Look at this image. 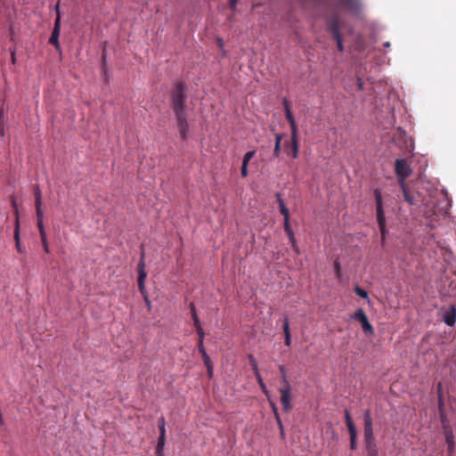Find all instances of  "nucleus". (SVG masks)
I'll list each match as a JSON object with an SVG mask.
<instances>
[{"instance_id":"f257e3e1","label":"nucleus","mask_w":456,"mask_h":456,"mask_svg":"<svg viewBox=\"0 0 456 456\" xmlns=\"http://www.w3.org/2000/svg\"><path fill=\"white\" fill-rule=\"evenodd\" d=\"M186 89L184 82L177 81L172 87L170 97V107L175 114L179 134L183 141L187 140L190 128L187 120Z\"/></svg>"},{"instance_id":"f03ea898","label":"nucleus","mask_w":456,"mask_h":456,"mask_svg":"<svg viewBox=\"0 0 456 456\" xmlns=\"http://www.w3.org/2000/svg\"><path fill=\"white\" fill-rule=\"evenodd\" d=\"M374 197H375V201H376L377 222H378L380 235H381V240L384 243L385 240H386V235H387L386 218H385V213L383 210L382 195H381V191L379 189H376L374 191Z\"/></svg>"},{"instance_id":"7ed1b4c3","label":"nucleus","mask_w":456,"mask_h":456,"mask_svg":"<svg viewBox=\"0 0 456 456\" xmlns=\"http://www.w3.org/2000/svg\"><path fill=\"white\" fill-rule=\"evenodd\" d=\"M364 419V429H363V438L365 447L367 446H376L377 442L373 433V422L370 411L366 410L363 413Z\"/></svg>"},{"instance_id":"20e7f679","label":"nucleus","mask_w":456,"mask_h":456,"mask_svg":"<svg viewBox=\"0 0 456 456\" xmlns=\"http://www.w3.org/2000/svg\"><path fill=\"white\" fill-rule=\"evenodd\" d=\"M395 172L400 185L405 183V179L411 174V168L404 159H398L395 163Z\"/></svg>"},{"instance_id":"39448f33","label":"nucleus","mask_w":456,"mask_h":456,"mask_svg":"<svg viewBox=\"0 0 456 456\" xmlns=\"http://www.w3.org/2000/svg\"><path fill=\"white\" fill-rule=\"evenodd\" d=\"M329 28L332 37L337 42L338 51L344 50L342 36L340 34L341 21L338 15L335 14L329 20Z\"/></svg>"},{"instance_id":"423d86ee","label":"nucleus","mask_w":456,"mask_h":456,"mask_svg":"<svg viewBox=\"0 0 456 456\" xmlns=\"http://www.w3.org/2000/svg\"><path fill=\"white\" fill-rule=\"evenodd\" d=\"M352 318L354 321L360 322L362 331L365 333V335L371 336L374 334V329H373L372 325L370 323L368 317H367L365 312L363 311V309H362V308L357 309L354 312V314H353Z\"/></svg>"},{"instance_id":"0eeeda50","label":"nucleus","mask_w":456,"mask_h":456,"mask_svg":"<svg viewBox=\"0 0 456 456\" xmlns=\"http://www.w3.org/2000/svg\"><path fill=\"white\" fill-rule=\"evenodd\" d=\"M147 277V273L145 271V263H144V253H142L141 259L138 264V288L140 292L142 294L148 306L150 307V301L148 300L147 295L145 293V286L144 281Z\"/></svg>"},{"instance_id":"6e6552de","label":"nucleus","mask_w":456,"mask_h":456,"mask_svg":"<svg viewBox=\"0 0 456 456\" xmlns=\"http://www.w3.org/2000/svg\"><path fill=\"white\" fill-rule=\"evenodd\" d=\"M291 390V385L282 386L279 388V392L281 394V403L282 405L283 411L286 412L292 409V404L290 403L292 398Z\"/></svg>"},{"instance_id":"1a4fd4ad","label":"nucleus","mask_w":456,"mask_h":456,"mask_svg":"<svg viewBox=\"0 0 456 456\" xmlns=\"http://www.w3.org/2000/svg\"><path fill=\"white\" fill-rule=\"evenodd\" d=\"M443 321L450 327L454 326L456 322V305H451L448 309L443 313Z\"/></svg>"},{"instance_id":"9d476101","label":"nucleus","mask_w":456,"mask_h":456,"mask_svg":"<svg viewBox=\"0 0 456 456\" xmlns=\"http://www.w3.org/2000/svg\"><path fill=\"white\" fill-rule=\"evenodd\" d=\"M339 4L342 7L353 12L359 11L361 7L359 0H339Z\"/></svg>"},{"instance_id":"9b49d317","label":"nucleus","mask_w":456,"mask_h":456,"mask_svg":"<svg viewBox=\"0 0 456 456\" xmlns=\"http://www.w3.org/2000/svg\"><path fill=\"white\" fill-rule=\"evenodd\" d=\"M13 237H14V241H15V247H16V249L19 253L22 254L24 253V249L23 248L21 247V244H20V221H19V218L16 217V220H15V227H14V234H13Z\"/></svg>"},{"instance_id":"f8f14e48","label":"nucleus","mask_w":456,"mask_h":456,"mask_svg":"<svg viewBox=\"0 0 456 456\" xmlns=\"http://www.w3.org/2000/svg\"><path fill=\"white\" fill-rule=\"evenodd\" d=\"M42 205H35L36 208V216H37V226L38 228V231H45V225H44V213L41 208Z\"/></svg>"},{"instance_id":"ddd939ff","label":"nucleus","mask_w":456,"mask_h":456,"mask_svg":"<svg viewBox=\"0 0 456 456\" xmlns=\"http://www.w3.org/2000/svg\"><path fill=\"white\" fill-rule=\"evenodd\" d=\"M282 330L284 333V343L287 346L291 345V335L289 330V321L288 317H285L283 321Z\"/></svg>"},{"instance_id":"4468645a","label":"nucleus","mask_w":456,"mask_h":456,"mask_svg":"<svg viewBox=\"0 0 456 456\" xmlns=\"http://www.w3.org/2000/svg\"><path fill=\"white\" fill-rule=\"evenodd\" d=\"M444 433L446 444L448 445V450L450 452H452L454 449V436L452 434V430L450 428V429L444 430Z\"/></svg>"},{"instance_id":"2eb2a0df","label":"nucleus","mask_w":456,"mask_h":456,"mask_svg":"<svg viewBox=\"0 0 456 456\" xmlns=\"http://www.w3.org/2000/svg\"><path fill=\"white\" fill-rule=\"evenodd\" d=\"M289 151L288 154H289L293 159H296L298 155V139H291L290 145L289 146Z\"/></svg>"},{"instance_id":"dca6fc26","label":"nucleus","mask_w":456,"mask_h":456,"mask_svg":"<svg viewBox=\"0 0 456 456\" xmlns=\"http://www.w3.org/2000/svg\"><path fill=\"white\" fill-rule=\"evenodd\" d=\"M400 186L403 190L404 200L407 203H409L410 205H414L416 203L415 197L409 191V190L406 187V184L403 183V185H400Z\"/></svg>"},{"instance_id":"f3484780","label":"nucleus","mask_w":456,"mask_h":456,"mask_svg":"<svg viewBox=\"0 0 456 456\" xmlns=\"http://www.w3.org/2000/svg\"><path fill=\"white\" fill-rule=\"evenodd\" d=\"M277 201L279 204V208H280L281 214L283 216L284 219H289V211L288 208L286 207L283 200L280 197V195H277Z\"/></svg>"},{"instance_id":"a211bd4d","label":"nucleus","mask_w":456,"mask_h":456,"mask_svg":"<svg viewBox=\"0 0 456 456\" xmlns=\"http://www.w3.org/2000/svg\"><path fill=\"white\" fill-rule=\"evenodd\" d=\"M281 139H282V134H277L275 135V145H274V150H273V154L274 158H279V156H280Z\"/></svg>"},{"instance_id":"6ab92c4d","label":"nucleus","mask_w":456,"mask_h":456,"mask_svg":"<svg viewBox=\"0 0 456 456\" xmlns=\"http://www.w3.org/2000/svg\"><path fill=\"white\" fill-rule=\"evenodd\" d=\"M59 34H60V31H58V28L57 29H53V32H52V35L49 38V43L53 45H54L57 49L60 47V45H59Z\"/></svg>"},{"instance_id":"aec40b11","label":"nucleus","mask_w":456,"mask_h":456,"mask_svg":"<svg viewBox=\"0 0 456 456\" xmlns=\"http://www.w3.org/2000/svg\"><path fill=\"white\" fill-rule=\"evenodd\" d=\"M190 311H191V318L193 320L194 327L200 326V319H199V317L197 315L196 307H195L194 303H191L190 304Z\"/></svg>"},{"instance_id":"412c9836","label":"nucleus","mask_w":456,"mask_h":456,"mask_svg":"<svg viewBox=\"0 0 456 456\" xmlns=\"http://www.w3.org/2000/svg\"><path fill=\"white\" fill-rule=\"evenodd\" d=\"M39 235H40L41 242H42V245L44 248V251L47 254L50 253V248H49V244H48L47 238H46L45 230L39 232Z\"/></svg>"},{"instance_id":"4be33fe9","label":"nucleus","mask_w":456,"mask_h":456,"mask_svg":"<svg viewBox=\"0 0 456 456\" xmlns=\"http://www.w3.org/2000/svg\"><path fill=\"white\" fill-rule=\"evenodd\" d=\"M345 419L348 431L356 430V428L352 420L350 412L347 410L345 411Z\"/></svg>"},{"instance_id":"5701e85b","label":"nucleus","mask_w":456,"mask_h":456,"mask_svg":"<svg viewBox=\"0 0 456 456\" xmlns=\"http://www.w3.org/2000/svg\"><path fill=\"white\" fill-rule=\"evenodd\" d=\"M350 436V449L355 450L357 446V430L348 431Z\"/></svg>"},{"instance_id":"b1692460","label":"nucleus","mask_w":456,"mask_h":456,"mask_svg":"<svg viewBox=\"0 0 456 456\" xmlns=\"http://www.w3.org/2000/svg\"><path fill=\"white\" fill-rule=\"evenodd\" d=\"M279 371H280L281 376V382H282L283 386L290 385L289 381L288 379L287 371H286L285 367L283 365H280L279 366Z\"/></svg>"},{"instance_id":"393cba45","label":"nucleus","mask_w":456,"mask_h":456,"mask_svg":"<svg viewBox=\"0 0 456 456\" xmlns=\"http://www.w3.org/2000/svg\"><path fill=\"white\" fill-rule=\"evenodd\" d=\"M256 379L257 380V383H258L262 392L268 397L269 396V390L267 389L265 384L264 383V380H263L261 375L257 374V376H256Z\"/></svg>"},{"instance_id":"a878e982","label":"nucleus","mask_w":456,"mask_h":456,"mask_svg":"<svg viewBox=\"0 0 456 456\" xmlns=\"http://www.w3.org/2000/svg\"><path fill=\"white\" fill-rule=\"evenodd\" d=\"M248 361H249V363H250V365L252 367V370L254 371L255 377L257 376V374H260L259 370H258V366H257L256 360L255 359V357L252 354L248 355Z\"/></svg>"},{"instance_id":"bb28decb","label":"nucleus","mask_w":456,"mask_h":456,"mask_svg":"<svg viewBox=\"0 0 456 456\" xmlns=\"http://www.w3.org/2000/svg\"><path fill=\"white\" fill-rule=\"evenodd\" d=\"M35 205H42L41 191L37 185L34 187Z\"/></svg>"},{"instance_id":"cd10ccee","label":"nucleus","mask_w":456,"mask_h":456,"mask_svg":"<svg viewBox=\"0 0 456 456\" xmlns=\"http://www.w3.org/2000/svg\"><path fill=\"white\" fill-rule=\"evenodd\" d=\"M256 154V151H248L244 157H243V159H242V164L244 165H248V162L254 158Z\"/></svg>"},{"instance_id":"c85d7f7f","label":"nucleus","mask_w":456,"mask_h":456,"mask_svg":"<svg viewBox=\"0 0 456 456\" xmlns=\"http://www.w3.org/2000/svg\"><path fill=\"white\" fill-rule=\"evenodd\" d=\"M287 235H288V237H289V241H290V243H291V245H292V248H294V250H295L297 253H298V247H297V241H296V238H295V235H294L293 231H292V232H288V233H287Z\"/></svg>"},{"instance_id":"c756f323","label":"nucleus","mask_w":456,"mask_h":456,"mask_svg":"<svg viewBox=\"0 0 456 456\" xmlns=\"http://www.w3.org/2000/svg\"><path fill=\"white\" fill-rule=\"evenodd\" d=\"M354 292L357 296H359L362 298H368L367 291L359 286L354 287Z\"/></svg>"},{"instance_id":"7c9ffc66","label":"nucleus","mask_w":456,"mask_h":456,"mask_svg":"<svg viewBox=\"0 0 456 456\" xmlns=\"http://www.w3.org/2000/svg\"><path fill=\"white\" fill-rule=\"evenodd\" d=\"M366 452L367 456H379L378 446H367Z\"/></svg>"},{"instance_id":"2f4dec72","label":"nucleus","mask_w":456,"mask_h":456,"mask_svg":"<svg viewBox=\"0 0 456 456\" xmlns=\"http://www.w3.org/2000/svg\"><path fill=\"white\" fill-rule=\"evenodd\" d=\"M439 416H440V420H441V424H442L444 431L447 430V429H450L449 420H448V419L446 417V414L443 413V415H439Z\"/></svg>"},{"instance_id":"473e14b6","label":"nucleus","mask_w":456,"mask_h":456,"mask_svg":"<svg viewBox=\"0 0 456 456\" xmlns=\"http://www.w3.org/2000/svg\"><path fill=\"white\" fill-rule=\"evenodd\" d=\"M291 129V139H298L297 138V127L296 122L289 123Z\"/></svg>"},{"instance_id":"72a5a7b5","label":"nucleus","mask_w":456,"mask_h":456,"mask_svg":"<svg viewBox=\"0 0 456 456\" xmlns=\"http://www.w3.org/2000/svg\"><path fill=\"white\" fill-rule=\"evenodd\" d=\"M437 408H438L439 415H443V413H445L444 398H438Z\"/></svg>"},{"instance_id":"f704fd0d","label":"nucleus","mask_w":456,"mask_h":456,"mask_svg":"<svg viewBox=\"0 0 456 456\" xmlns=\"http://www.w3.org/2000/svg\"><path fill=\"white\" fill-rule=\"evenodd\" d=\"M195 328H196V331H197L198 336H199V339L198 340L204 341L205 333H204V330H203L201 325L197 326Z\"/></svg>"},{"instance_id":"c9c22d12","label":"nucleus","mask_w":456,"mask_h":456,"mask_svg":"<svg viewBox=\"0 0 456 456\" xmlns=\"http://www.w3.org/2000/svg\"><path fill=\"white\" fill-rule=\"evenodd\" d=\"M201 356L203 358V362H204V364L206 365V367L213 365L210 361V357L208 356V354L207 353H204L203 354H201Z\"/></svg>"},{"instance_id":"e433bc0d","label":"nucleus","mask_w":456,"mask_h":456,"mask_svg":"<svg viewBox=\"0 0 456 456\" xmlns=\"http://www.w3.org/2000/svg\"><path fill=\"white\" fill-rule=\"evenodd\" d=\"M282 103H283V107H284L285 114H286V113H290V112H291V110H290V106H289V101H288L286 98H284V99L282 100Z\"/></svg>"},{"instance_id":"4c0bfd02","label":"nucleus","mask_w":456,"mask_h":456,"mask_svg":"<svg viewBox=\"0 0 456 456\" xmlns=\"http://www.w3.org/2000/svg\"><path fill=\"white\" fill-rule=\"evenodd\" d=\"M436 393H437V399L438 398H444L443 385H442L441 382H439L437 384Z\"/></svg>"},{"instance_id":"58836bf2","label":"nucleus","mask_w":456,"mask_h":456,"mask_svg":"<svg viewBox=\"0 0 456 456\" xmlns=\"http://www.w3.org/2000/svg\"><path fill=\"white\" fill-rule=\"evenodd\" d=\"M164 446L165 445H160V444H157V447H156V451H155V453L157 456H163Z\"/></svg>"},{"instance_id":"ea45409f","label":"nucleus","mask_w":456,"mask_h":456,"mask_svg":"<svg viewBox=\"0 0 456 456\" xmlns=\"http://www.w3.org/2000/svg\"><path fill=\"white\" fill-rule=\"evenodd\" d=\"M284 230H285L286 233L292 232V229H291L290 224H289V218L284 219Z\"/></svg>"},{"instance_id":"a19ab883","label":"nucleus","mask_w":456,"mask_h":456,"mask_svg":"<svg viewBox=\"0 0 456 456\" xmlns=\"http://www.w3.org/2000/svg\"><path fill=\"white\" fill-rule=\"evenodd\" d=\"M56 10L57 11L59 10V5L58 4L56 5ZM57 13H59V12H57ZM57 28H58V31H60V16H59V14H57V18H56L55 22H54L53 29H57Z\"/></svg>"},{"instance_id":"79ce46f5","label":"nucleus","mask_w":456,"mask_h":456,"mask_svg":"<svg viewBox=\"0 0 456 456\" xmlns=\"http://www.w3.org/2000/svg\"><path fill=\"white\" fill-rule=\"evenodd\" d=\"M240 174L242 177L248 176V165H241Z\"/></svg>"},{"instance_id":"37998d69","label":"nucleus","mask_w":456,"mask_h":456,"mask_svg":"<svg viewBox=\"0 0 456 456\" xmlns=\"http://www.w3.org/2000/svg\"><path fill=\"white\" fill-rule=\"evenodd\" d=\"M198 349L200 354H203L204 353H207L203 345V341L198 340Z\"/></svg>"},{"instance_id":"c03bdc74","label":"nucleus","mask_w":456,"mask_h":456,"mask_svg":"<svg viewBox=\"0 0 456 456\" xmlns=\"http://www.w3.org/2000/svg\"><path fill=\"white\" fill-rule=\"evenodd\" d=\"M275 419H276V422H277L278 427L280 428V431H282L283 424H282V421H281V419L279 413H276Z\"/></svg>"},{"instance_id":"a18cd8bd","label":"nucleus","mask_w":456,"mask_h":456,"mask_svg":"<svg viewBox=\"0 0 456 456\" xmlns=\"http://www.w3.org/2000/svg\"><path fill=\"white\" fill-rule=\"evenodd\" d=\"M285 117L289 123H292L295 121L292 112L286 113Z\"/></svg>"},{"instance_id":"49530a36","label":"nucleus","mask_w":456,"mask_h":456,"mask_svg":"<svg viewBox=\"0 0 456 456\" xmlns=\"http://www.w3.org/2000/svg\"><path fill=\"white\" fill-rule=\"evenodd\" d=\"M238 0H229V5L232 10H235Z\"/></svg>"},{"instance_id":"de8ad7c7","label":"nucleus","mask_w":456,"mask_h":456,"mask_svg":"<svg viewBox=\"0 0 456 456\" xmlns=\"http://www.w3.org/2000/svg\"><path fill=\"white\" fill-rule=\"evenodd\" d=\"M166 436H159L158 438V444L160 445H165Z\"/></svg>"},{"instance_id":"09e8293b","label":"nucleus","mask_w":456,"mask_h":456,"mask_svg":"<svg viewBox=\"0 0 456 456\" xmlns=\"http://www.w3.org/2000/svg\"><path fill=\"white\" fill-rule=\"evenodd\" d=\"M270 404H271V407H272V410L273 411V414H274V417L276 416V413H279L278 412V409H277V406L274 403L271 402L270 401Z\"/></svg>"},{"instance_id":"8fccbe9b","label":"nucleus","mask_w":456,"mask_h":456,"mask_svg":"<svg viewBox=\"0 0 456 456\" xmlns=\"http://www.w3.org/2000/svg\"><path fill=\"white\" fill-rule=\"evenodd\" d=\"M159 436H166V428L161 425V427H159Z\"/></svg>"},{"instance_id":"3c124183","label":"nucleus","mask_w":456,"mask_h":456,"mask_svg":"<svg viewBox=\"0 0 456 456\" xmlns=\"http://www.w3.org/2000/svg\"><path fill=\"white\" fill-rule=\"evenodd\" d=\"M0 136H1V137H4V122H1V123H0Z\"/></svg>"},{"instance_id":"603ef678","label":"nucleus","mask_w":456,"mask_h":456,"mask_svg":"<svg viewBox=\"0 0 456 456\" xmlns=\"http://www.w3.org/2000/svg\"><path fill=\"white\" fill-rule=\"evenodd\" d=\"M207 369H208V377L212 378V376H213V365L207 367Z\"/></svg>"},{"instance_id":"864d4df0","label":"nucleus","mask_w":456,"mask_h":456,"mask_svg":"<svg viewBox=\"0 0 456 456\" xmlns=\"http://www.w3.org/2000/svg\"><path fill=\"white\" fill-rule=\"evenodd\" d=\"M161 425H163V427L166 426V422H165V418L164 417H160L159 419V427H161Z\"/></svg>"},{"instance_id":"5fc2aeb1","label":"nucleus","mask_w":456,"mask_h":456,"mask_svg":"<svg viewBox=\"0 0 456 456\" xmlns=\"http://www.w3.org/2000/svg\"><path fill=\"white\" fill-rule=\"evenodd\" d=\"M3 119H4V109L1 108L0 109V123L4 122Z\"/></svg>"},{"instance_id":"6e6d98bb","label":"nucleus","mask_w":456,"mask_h":456,"mask_svg":"<svg viewBox=\"0 0 456 456\" xmlns=\"http://www.w3.org/2000/svg\"><path fill=\"white\" fill-rule=\"evenodd\" d=\"M281 436L282 439H284V437H285L284 428H282V431H281Z\"/></svg>"},{"instance_id":"4d7b16f0","label":"nucleus","mask_w":456,"mask_h":456,"mask_svg":"<svg viewBox=\"0 0 456 456\" xmlns=\"http://www.w3.org/2000/svg\"><path fill=\"white\" fill-rule=\"evenodd\" d=\"M384 46L387 48L390 47V42L384 43Z\"/></svg>"},{"instance_id":"13d9d810","label":"nucleus","mask_w":456,"mask_h":456,"mask_svg":"<svg viewBox=\"0 0 456 456\" xmlns=\"http://www.w3.org/2000/svg\"><path fill=\"white\" fill-rule=\"evenodd\" d=\"M219 45H222V39H219Z\"/></svg>"},{"instance_id":"bf43d9fd","label":"nucleus","mask_w":456,"mask_h":456,"mask_svg":"<svg viewBox=\"0 0 456 456\" xmlns=\"http://www.w3.org/2000/svg\"><path fill=\"white\" fill-rule=\"evenodd\" d=\"M336 267H337V269H338V270L339 269V266H338V264H336Z\"/></svg>"}]
</instances>
